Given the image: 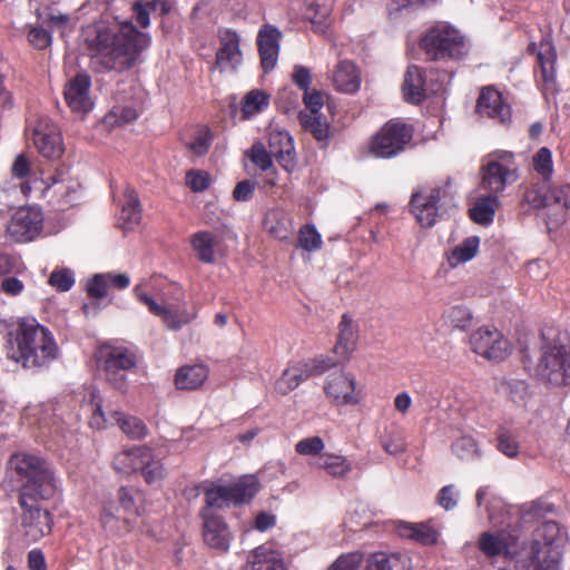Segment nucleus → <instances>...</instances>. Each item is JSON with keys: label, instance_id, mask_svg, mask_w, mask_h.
<instances>
[{"label": "nucleus", "instance_id": "c756f323", "mask_svg": "<svg viewBox=\"0 0 570 570\" xmlns=\"http://www.w3.org/2000/svg\"><path fill=\"white\" fill-rule=\"evenodd\" d=\"M190 246L199 262L214 264L216 261V247L219 245V238L209 230H199L189 238Z\"/></svg>", "mask_w": 570, "mask_h": 570}, {"label": "nucleus", "instance_id": "9b49d317", "mask_svg": "<svg viewBox=\"0 0 570 570\" xmlns=\"http://www.w3.org/2000/svg\"><path fill=\"white\" fill-rule=\"evenodd\" d=\"M450 187L451 184L448 180L442 186L423 188L412 194L409 203L410 213L421 227L430 228L435 225L441 206L453 199Z\"/></svg>", "mask_w": 570, "mask_h": 570}, {"label": "nucleus", "instance_id": "e433bc0d", "mask_svg": "<svg viewBox=\"0 0 570 570\" xmlns=\"http://www.w3.org/2000/svg\"><path fill=\"white\" fill-rule=\"evenodd\" d=\"M333 82L337 90L346 94H354L360 88V76L354 63L341 61L334 71Z\"/></svg>", "mask_w": 570, "mask_h": 570}, {"label": "nucleus", "instance_id": "72a5a7b5", "mask_svg": "<svg viewBox=\"0 0 570 570\" xmlns=\"http://www.w3.org/2000/svg\"><path fill=\"white\" fill-rule=\"evenodd\" d=\"M356 342V326L354 325L353 320L347 314H344L338 325L337 341L333 351L342 360H346L355 350Z\"/></svg>", "mask_w": 570, "mask_h": 570}, {"label": "nucleus", "instance_id": "864d4df0", "mask_svg": "<svg viewBox=\"0 0 570 570\" xmlns=\"http://www.w3.org/2000/svg\"><path fill=\"white\" fill-rule=\"evenodd\" d=\"M451 450L461 460H473L479 456L476 442L469 435L456 439L452 443Z\"/></svg>", "mask_w": 570, "mask_h": 570}, {"label": "nucleus", "instance_id": "37998d69", "mask_svg": "<svg viewBox=\"0 0 570 570\" xmlns=\"http://www.w3.org/2000/svg\"><path fill=\"white\" fill-rule=\"evenodd\" d=\"M146 459H144V463L141 464L140 474L144 478L147 484H155L160 482L166 474V470L161 460L157 459L154 450L151 448H147L145 452Z\"/></svg>", "mask_w": 570, "mask_h": 570}, {"label": "nucleus", "instance_id": "f03ea898", "mask_svg": "<svg viewBox=\"0 0 570 570\" xmlns=\"http://www.w3.org/2000/svg\"><path fill=\"white\" fill-rule=\"evenodd\" d=\"M3 352L22 368L41 371L57 358L59 348L48 327L36 318H20L7 331Z\"/></svg>", "mask_w": 570, "mask_h": 570}, {"label": "nucleus", "instance_id": "412c9836", "mask_svg": "<svg viewBox=\"0 0 570 570\" xmlns=\"http://www.w3.org/2000/svg\"><path fill=\"white\" fill-rule=\"evenodd\" d=\"M519 540L520 531L517 528L504 529L497 533L483 532L479 538L478 547L489 558L500 554L511 556L517 553Z\"/></svg>", "mask_w": 570, "mask_h": 570}, {"label": "nucleus", "instance_id": "a878e982", "mask_svg": "<svg viewBox=\"0 0 570 570\" xmlns=\"http://www.w3.org/2000/svg\"><path fill=\"white\" fill-rule=\"evenodd\" d=\"M402 92L406 102L417 105L426 98L425 71L412 65L407 67L402 85Z\"/></svg>", "mask_w": 570, "mask_h": 570}, {"label": "nucleus", "instance_id": "bb28decb", "mask_svg": "<svg viewBox=\"0 0 570 570\" xmlns=\"http://www.w3.org/2000/svg\"><path fill=\"white\" fill-rule=\"evenodd\" d=\"M245 570H286V567L279 552L259 546L248 554Z\"/></svg>", "mask_w": 570, "mask_h": 570}, {"label": "nucleus", "instance_id": "4468645a", "mask_svg": "<svg viewBox=\"0 0 570 570\" xmlns=\"http://www.w3.org/2000/svg\"><path fill=\"white\" fill-rule=\"evenodd\" d=\"M337 364L328 356H320L308 361H301L285 368L276 381L275 389L282 395L295 390L302 382L312 376L322 375Z\"/></svg>", "mask_w": 570, "mask_h": 570}, {"label": "nucleus", "instance_id": "338daca9", "mask_svg": "<svg viewBox=\"0 0 570 570\" xmlns=\"http://www.w3.org/2000/svg\"><path fill=\"white\" fill-rule=\"evenodd\" d=\"M292 81L302 90L307 91L312 82L311 70L304 66H295L292 73Z\"/></svg>", "mask_w": 570, "mask_h": 570}, {"label": "nucleus", "instance_id": "dca6fc26", "mask_svg": "<svg viewBox=\"0 0 570 570\" xmlns=\"http://www.w3.org/2000/svg\"><path fill=\"white\" fill-rule=\"evenodd\" d=\"M43 216L38 207H20L7 226L8 235L17 243L35 239L42 232Z\"/></svg>", "mask_w": 570, "mask_h": 570}, {"label": "nucleus", "instance_id": "cd10ccee", "mask_svg": "<svg viewBox=\"0 0 570 570\" xmlns=\"http://www.w3.org/2000/svg\"><path fill=\"white\" fill-rule=\"evenodd\" d=\"M263 226L272 237L281 242H288L293 235V220L279 208L271 209L265 214Z\"/></svg>", "mask_w": 570, "mask_h": 570}, {"label": "nucleus", "instance_id": "f3484780", "mask_svg": "<svg viewBox=\"0 0 570 570\" xmlns=\"http://www.w3.org/2000/svg\"><path fill=\"white\" fill-rule=\"evenodd\" d=\"M218 48L215 55V67L220 71H236L243 63L240 35L232 28H218Z\"/></svg>", "mask_w": 570, "mask_h": 570}, {"label": "nucleus", "instance_id": "393cba45", "mask_svg": "<svg viewBox=\"0 0 570 570\" xmlns=\"http://www.w3.org/2000/svg\"><path fill=\"white\" fill-rule=\"evenodd\" d=\"M268 148L276 161L288 173L295 168V151L291 135L287 131L272 130L268 134Z\"/></svg>", "mask_w": 570, "mask_h": 570}, {"label": "nucleus", "instance_id": "de8ad7c7", "mask_svg": "<svg viewBox=\"0 0 570 570\" xmlns=\"http://www.w3.org/2000/svg\"><path fill=\"white\" fill-rule=\"evenodd\" d=\"M214 140V132L208 126H198L194 132L190 142L186 144V148L195 156H204L208 153Z\"/></svg>", "mask_w": 570, "mask_h": 570}, {"label": "nucleus", "instance_id": "052dcab7", "mask_svg": "<svg viewBox=\"0 0 570 570\" xmlns=\"http://www.w3.org/2000/svg\"><path fill=\"white\" fill-rule=\"evenodd\" d=\"M108 279L105 274H96L87 282L86 291L90 298H105L108 295Z\"/></svg>", "mask_w": 570, "mask_h": 570}, {"label": "nucleus", "instance_id": "e2e57ef3", "mask_svg": "<svg viewBox=\"0 0 570 570\" xmlns=\"http://www.w3.org/2000/svg\"><path fill=\"white\" fill-rule=\"evenodd\" d=\"M304 105L306 107V112H311L313 115H321L320 110L324 105L323 95L318 90H307L304 92L303 97Z\"/></svg>", "mask_w": 570, "mask_h": 570}, {"label": "nucleus", "instance_id": "9d476101", "mask_svg": "<svg viewBox=\"0 0 570 570\" xmlns=\"http://www.w3.org/2000/svg\"><path fill=\"white\" fill-rule=\"evenodd\" d=\"M413 134L412 125L391 119L372 137L370 153L383 159L397 157L411 144Z\"/></svg>", "mask_w": 570, "mask_h": 570}, {"label": "nucleus", "instance_id": "473e14b6", "mask_svg": "<svg viewBox=\"0 0 570 570\" xmlns=\"http://www.w3.org/2000/svg\"><path fill=\"white\" fill-rule=\"evenodd\" d=\"M557 61L556 49L549 41H541L537 52V63L542 71L543 91H556L554 66Z\"/></svg>", "mask_w": 570, "mask_h": 570}, {"label": "nucleus", "instance_id": "5701e85b", "mask_svg": "<svg viewBox=\"0 0 570 570\" xmlns=\"http://www.w3.org/2000/svg\"><path fill=\"white\" fill-rule=\"evenodd\" d=\"M475 111L481 117L505 125L511 121V107L504 101L502 94L489 86L481 89Z\"/></svg>", "mask_w": 570, "mask_h": 570}, {"label": "nucleus", "instance_id": "09e8293b", "mask_svg": "<svg viewBox=\"0 0 570 570\" xmlns=\"http://www.w3.org/2000/svg\"><path fill=\"white\" fill-rule=\"evenodd\" d=\"M443 316L454 328L460 331H468L473 322L472 312L464 305L449 307Z\"/></svg>", "mask_w": 570, "mask_h": 570}, {"label": "nucleus", "instance_id": "a18cd8bd", "mask_svg": "<svg viewBox=\"0 0 570 570\" xmlns=\"http://www.w3.org/2000/svg\"><path fill=\"white\" fill-rule=\"evenodd\" d=\"M117 499L125 513L130 517L140 515V503L144 493L134 487H120L117 492Z\"/></svg>", "mask_w": 570, "mask_h": 570}, {"label": "nucleus", "instance_id": "6e6552de", "mask_svg": "<svg viewBox=\"0 0 570 570\" xmlns=\"http://www.w3.org/2000/svg\"><path fill=\"white\" fill-rule=\"evenodd\" d=\"M567 541L568 533L559 522L548 520L537 525V570H561Z\"/></svg>", "mask_w": 570, "mask_h": 570}, {"label": "nucleus", "instance_id": "bf43d9fd", "mask_svg": "<svg viewBox=\"0 0 570 570\" xmlns=\"http://www.w3.org/2000/svg\"><path fill=\"white\" fill-rule=\"evenodd\" d=\"M325 448L324 441L320 436L306 438L298 441L295 451L301 455H321Z\"/></svg>", "mask_w": 570, "mask_h": 570}, {"label": "nucleus", "instance_id": "0eeeda50", "mask_svg": "<svg viewBox=\"0 0 570 570\" xmlns=\"http://www.w3.org/2000/svg\"><path fill=\"white\" fill-rule=\"evenodd\" d=\"M97 365L105 380L115 389L127 387V374L137 367V353L122 345L104 344L96 354Z\"/></svg>", "mask_w": 570, "mask_h": 570}, {"label": "nucleus", "instance_id": "b1692460", "mask_svg": "<svg viewBox=\"0 0 570 570\" xmlns=\"http://www.w3.org/2000/svg\"><path fill=\"white\" fill-rule=\"evenodd\" d=\"M282 32L277 27L266 23L257 33V48L264 72L272 71L278 60Z\"/></svg>", "mask_w": 570, "mask_h": 570}, {"label": "nucleus", "instance_id": "20e7f679", "mask_svg": "<svg viewBox=\"0 0 570 570\" xmlns=\"http://www.w3.org/2000/svg\"><path fill=\"white\" fill-rule=\"evenodd\" d=\"M537 381L548 389L570 386V340L554 326L540 331Z\"/></svg>", "mask_w": 570, "mask_h": 570}, {"label": "nucleus", "instance_id": "49530a36", "mask_svg": "<svg viewBox=\"0 0 570 570\" xmlns=\"http://www.w3.org/2000/svg\"><path fill=\"white\" fill-rule=\"evenodd\" d=\"M269 97L262 90H252L243 99L242 118L249 119L252 116L268 107Z\"/></svg>", "mask_w": 570, "mask_h": 570}, {"label": "nucleus", "instance_id": "0e129e2a", "mask_svg": "<svg viewBox=\"0 0 570 570\" xmlns=\"http://www.w3.org/2000/svg\"><path fill=\"white\" fill-rule=\"evenodd\" d=\"M256 184L249 179L238 181L233 190V199L236 202H248L252 199Z\"/></svg>", "mask_w": 570, "mask_h": 570}, {"label": "nucleus", "instance_id": "f704fd0d", "mask_svg": "<svg viewBox=\"0 0 570 570\" xmlns=\"http://www.w3.org/2000/svg\"><path fill=\"white\" fill-rule=\"evenodd\" d=\"M209 370L204 364L185 365L177 370L175 385L178 390H197L208 379Z\"/></svg>", "mask_w": 570, "mask_h": 570}, {"label": "nucleus", "instance_id": "5fc2aeb1", "mask_svg": "<svg viewBox=\"0 0 570 570\" xmlns=\"http://www.w3.org/2000/svg\"><path fill=\"white\" fill-rule=\"evenodd\" d=\"M24 269L26 266L19 255L0 250V278L10 274H21Z\"/></svg>", "mask_w": 570, "mask_h": 570}, {"label": "nucleus", "instance_id": "4d7b16f0", "mask_svg": "<svg viewBox=\"0 0 570 570\" xmlns=\"http://www.w3.org/2000/svg\"><path fill=\"white\" fill-rule=\"evenodd\" d=\"M210 175L199 169H190L186 173V185L194 193H202L210 185Z\"/></svg>", "mask_w": 570, "mask_h": 570}, {"label": "nucleus", "instance_id": "6ab92c4d", "mask_svg": "<svg viewBox=\"0 0 570 570\" xmlns=\"http://www.w3.org/2000/svg\"><path fill=\"white\" fill-rule=\"evenodd\" d=\"M134 292L137 299L144 304L153 315L161 318L163 323L169 330H180L195 317L194 314L188 313L187 309L177 305L158 304L150 295L144 291L141 285H137Z\"/></svg>", "mask_w": 570, "mask_h": 570}, {"label": "nucleus", "instance_id": "423d86ee", "mask_svg": "<svg viewBox=\"0 0 570 570\" xmlns=\"http://www.w3.org/2000/svg\"><path fill=\"white\" fill-rule=\"evenodd\" d=\"M417 45L428 62L461 61L470 51L468 38L446 21H436L428 27L422 32Z\"/></svg>", "mask_w": 570, "mask_h": 570}, {"label": "nucleus", "instance_id": "a211bd4d", "mask_svg": "<svg viewBox=\"0 0 570 570\" xmlns=\"http://www.w3.org/2000/svg\"><path fill=\"white\" fill-rule=\"evenodd\" d=\"M33 145L46 158H60L65 151L58 126L49 117L37 119L32 129Z\"/></svg>", "mask_w": 570, "mask_h": 570}, {"label": "nucleus", "instance_id": "39448f33", "mask_svg": "<svg viewBox=\"0 0 570 570\" xmlns=\"http://www.w3.org/2000/svg\"><path fill=\"white\" fill-rule=\"evenodd\" d=\"M9 465L20 482L18 498L53 499L59 492L55 471L43 458L19 452L10 456Z\"/></svg>", "mask_w": 570, "mask_h": 570}, {"label": "nucleus", "instance_id": "c85d7f7f", "mask_svg": "<svg viewBox=\"0 0 570 570\" xmlns=\"http://www.w3.org/2000/svg\"><path fill=\"white\" fill-rule=\"evenodd\" d=\"M397 533L426 547L436 544L440 537L439 531L430 522H401L397 525Z\"/></svg>", "mask_w": 570, "mask_h": 570}, {"label": "nucleus", "instance_id": "4c0bfd02", "mask_svg": "<svg viewBox=\"0 0 570 570\" xmlns=\"http://www.w3.org/2000/svg\"><path fill=\"white\" fill-rule=\"evenodd\" d=\"M298 120L303 129L309 132L315 140L327 146L331 135V125L325 116L299 111Z\"/></svg>", "mask_w": 570, "mask_h": 570}, {"label": "nucleus", "instance_id": "6e6d98bb", "mask_svg": "<svg viewBox=\"0 0 570 570\" xmlns=\"http://www.w3.org/2000/svg\"><path fill=\"white\" fill-rule=\"evenodd\" d=\"M553 163L552 154L549 148L542 147L537 151V176L540 177L539 181L547 184L552 178Z\"/></svg>", "mask_w": 570, "mask_h": 570}, {"label": "nucleus", "instance_id": "8fccbe9b", "mask_svg": "<svg viewBox=\"0 0 570 570\" xmlns=\"http://www.w3.org/2000/svg\"><path fill=\"white\" fill-rule=\"evenodd\" d=\"M322 236L312 224L303 225L298 230L297 246L306 252H315L322 247Z\"/></svg>", "mask_w": 570, "mask_h": 570}, {"label": "nucleus", "instance_id": "2f4dec72", "mask_svg": "<svg viewBox=\"0 0 570 570\" xmlns=\"http://www.w3.org/2000/svg\"><path fill=\"white\" fill-rule=\"evenodd\" d=\"M11 174L14 178L22 179L20 190L26 197H28L33 189L43 188V180L38 178L37 174L31 170L30 161L23 154L16 157L11 167Z\"/></svg>", "mask_w": 570, "mask_h": 570}, {"label": "nucleus", "instance_id": "7ed1b4c3", "mask_svg": "<svg viewBox=\"0 0 570 570\" xmlns=\"http://www.w3.org/2000/svg\"><path fill=\"white\" fill-rule=\"evenodd\" d=\"M151 42L148 33L139 31L131 21H124L116 32L99 30L89 45L95 53L92 63L97 72L127 71L139 60Z\"/></svg>", "mask_w": 570, "mask_h": 570}, {"label": "nucleus", "instance_id": "c03bdc74", "mask_svg": "<svg viewBox=\"0 0 570 570\" xmlns=\"http://www.w3.org/2000/svg\"><path fill=\"white\" fill-rule=\"evenodd\" d=\"M114 417L120 430L130 439L140 440L147 436L148 428L141 419L121 412H115Z\"/></svg>", "mask_w": 570, "mask_h": 570}, {"label": "nucleus", "instance_id": "aec40b11", "mask_svg": "<svg viewBox=\"0 0 570 570\" xmlns=\"http://www.w3.org/2000/svg\"><path fill=\"white\" fill-rule=\"evenodd\" d=\"M324 392L334 405H357L361 403L362 391L356 389L354 377L344 372H334L326 379Z\"/></svg>", "mask_w": 570, "mask_h": 570}, {"label": "nucleus", "instance_id": "ea45409f", "mask_svg": "<svg viewBox=\"0 0 570 570\" xmlns=\"http://www.w3.org/2000/svg\"><path fill=\"white\" fill-rule=\"evenodd\" d=\"M316 465L335 479H344L352 471V463L344 456L334 453H323Z\"/></svg>", "mask_w": 570, "mask_h": 570}, {"label": "nucleus", "instance_id": "4be33fe9", "mask_svg": "<svg viewBox=\"0 0 570 570\" xmlns=\"http://www.w3.org/2000/svg\"><path fill=\"white\" fill-rule=\"evenodd\" d=\"M91 78L86 72H78L63 88V98L72 112L87 114L92 109L90 97Z\"/></svg>", "mask_w": 570, "mask_h": 570}, {"label": "nucleus", "instance_id": "a19ab883", "mask_svg": "<svg viewBox=\"0 0 570 570\" xmlns=\"http://www.w3.org/2000/svg\"><path fill=\"white\" fill-rule=\"evenodd\" d=\"M371 570H409L410 558L404 554L376 552L368 560Z\"/></svg>", "mask_w": 570, "mask_h": 570}, {"label": "nucleus", "instance_id": "7c9ffc66", "mask_svg": "<svg viewBox=\"0 0 570 570\" xmlns=\"http://www.w3.org/2000/svg\"><path fill=\"white\" fill-rule=\"evenodd\" d=\"M500 207L499 195L489 193L475 199L469 209V217L475 224L489 226L493 223L495 213Z\"/></svg>", "mask_w": 570, "mask_h": 570}, {"label": "nucleus", "instance_id": "774afa93", "mask_svg": "<svg viewBox=\"0 0 570 570\" xmlns=\"http://www.w3.org/2000/svg\"><path fill=\"white\" fill-rule=\"evenodd\" d=\"M360 566V558L357 554H342L328 568V570H357Z\"/></svg>", "mask_w": 570, "mask_h": 570}, {"label": "nucleus", "instance_id": "c9c22d12", "mask_svg": "<svg viewBox=\"0 0 570 570\" xmlns=\"http://www.w3.org/2000/svg\"><path fill=\"white\" fill-rule=\"evenodd\" d=\"M147 448L148 446L146 445H140L121 451L114 458V469L125 474L139 472L142 466L141 464L144 463V459L147 458L145 454Z\"/></svg>", "mask_w": 570, "mask_h": 570}, {"label": "nucleus", "instance_id": "79ce46f5", "mask_svg": "<svg viewBox=\"0 0 570 570\" xmlns=\"http://www.w3.org/2000/svg\"><path fill=\"white\" fill-rule=\"evenodd\" d=\"M118 508L112 501L105 502L100 512V523L102 528L112 533H118L122 529L129 531L131 523L128 517H125L122 521L116 515Z\"/></svg>", "mask_w": 570, "mask_h": 570}, {"label": "nucleus", "instance_id": "ddd939ff", "mask_svg": "<svg viewBox=\"0 0 570 570\" xmlns=\"http://www.w3.org/2000/svg\"><path fill=\"white\" fill-rule=\"evenodd\" d=\"M570 187L556 186L552 180L547 184L537 181V216L546 220L549 230L559 227L566 218Z\"/></svg>", "mask_w": 570, "mask_h": 570}, {"label": "nucleus", "instance_id": "603ef678", "mask_svg": "<svg viewBox=\"0 0 570 570\" xmlns=\"http://www.w3.org/2000/svg\"><path fill=\"white\" fill-rule=\"evenodd\" d=\"M480 239L476 236L465 238L461 244L455 246L451 253L452 259L456 263H465L472 259L479 249Z\"/></svg>", "mask_w": 570, "mask_h": 570}, {"label": "nucleus", "instance_id": "f257e3e1", "mask_svg": "<svg viewBox=\"0 0 570 570\" xmlns=\"http://www.w3.org/2000/svg\"><path fill=\"white\" fill-rule=\"evenodd\" d=\"M200 489L205 495V505L199 515L203 520V538L212 549L226 552L233 539L229 527L218 510L230 504L249 502L258 492L259 483L253 475H244L229 484L205 481Z\"/></svg>", "mask_w": 570, "mask_h": 570}, {"label": "nucleus", "instance_id": "69168bd1", "mask_svg": "<svg viewBox=\"0 0 570 570\" xmlns=\"http://www.w3.org/2000/svg\"><path fill=\"white\" fill-rule=\"evenodd\" d=\"M28 39L38 49H45L51 42L50 33L41 27H32L28 32Z\"/></svg>", "mask_w": 570, "mask_h": 570}, {"label": "nucleus", "instance_id": "13d9d810", "mask_svg": "<svg viewBox=\"0 0 570 570\" xmlns=\"http://www.w3.org/2000/svg\"><path fill=\"white\" fill-rule=\"evenodd\" d=\"M49 284L59 292L69 291L75 284L72 271L69 268L53 271L49 276Z\"/></svg>", "mask_w": 570, "mask_h": 570}, {"label": "nucleus", "instance_id": "680f3d73", "mask_svg": "<svg viewBox=\"0 0 570 570\" xmlns=\"http://www.w3.org/2000/svg\"><path fill=\"white\" fill-rule=\"evenodd\" d=\"M438 504L446 511L454 509L458 504V491L453 484L444 485L436 495Z\"/></svg>", "mask_w": 570, "mask_h": 570}, {"label": "nucleus", "instance_id": "2eb2a0df", "mask_svg": "<svg viewBox=\"0 0 570 570\" xmlns=\"http://www.w3.org/2000/svg\"><path fill=\"white\" fill-rule=\"evenodd\" d=\"M471 350L492 362H502L511 354L510 341L495 327L482 326L470 335Z\"/></svg>", "mask_w": 570, "mask_h": 570}, {"label": "nucleus", "instance_id": "3c124183", "mask_svg": "<svg viewBox=\"0 0 570 570\" xmlns=\"http://www.w3.org/2000/svg\"><path fill=\"white\" fill-rule=\"evenodd\" d=\"M246 156L263 171H267L273 167L274 156L271 154V150H266L265 146L261 142H255L246 151Z\"/></svg>", "mask_w": 570, "mask_h": 570}, {"label": "nucleus", "instance_id": "f8f14e48", "mask_svg": "<svg viewBox=\"0 0 570 570\" xmlns=\"http://www.w3.org/2000/svg\"><path fill=\"white\" fill-rule=\"evenodd\" d=\"M50 499L18 498L21 509L20 525L28 542H38L52 532L53 515L43 507Z\"/></svg>", "mask_w": 570, "mask_h": 570}, {"label": "nucleus", "instance_id": "58836bf2", "mask_svg": "<svg viewBox=\"0 0 570 570\" xmlns=\"http://www.w3.org/2000/svg\"><path fill=\"white\" fill-rule=\"evenodd\" d=\"M120 219L126 229H134L141 220V204L134 188H126Z\"/></svg>", "mask_w": 570, "mask_h": 570}, {"label": "nucleus", "instance_id": "1a4fd4ad", "mask_svg": "<svg viewBox=\"0 0 570 570\" xmlns=\"http://www.w3.org/2000/svg\"><path fill=\"white\" fill-rule=\"evenodd\" d=\"M480 174L481 187L495 195L502 193L508 185L515 183L519 178L514 156L508 151L487 155L482 159Z\"/></svg>", "mask_w": 570, "mask_h": 570}]
</instances>
